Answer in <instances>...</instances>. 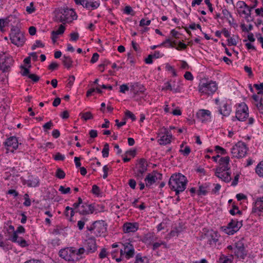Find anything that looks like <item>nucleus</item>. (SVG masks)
Segmentation results:
<instances>
[{
    "label": "nucleus",
    "mask_w": 263,
    "mask_h": 263,
    "mask_svg": "<svg viewBox=\"0 0 263 263\" xmlns=\"http://www.w3.org/2000/svg\"><path fill=\"white\" fill-rule=\"evenodd\" d=\"M187 180L180 173L172 175L169 180L168 185L171 190L175 192L176 195L183 192L186 189Z\"/></svg>",
    "instance_id": "nucleus-1"
},
{
    "label": "nucleus",
    "mask_w": 263,
    "mask_h": 263,
    "mask_svg": "<svg viewBox=\"0 0 263 263\" xmlns=\"http://www.w3.org/2000/svg\"><path fill=\"white\" fill-rule=\"evenodd\" d=\"M77 15L76 12L71 9L63 8L60 9L55 15V21L63 24L71 22L76 20Z\"/></svg>",
    "instance_id": "nucleus-2"
},
{
    "label": "nucleus",
    "mask_w": 263,
    "mask_h": 263,
    "mask_svg": "<svg viewBox=\"0 0 263 263\" xmlns=\"http://www.w3.org/2000/svg\"><path fill=\"white\" fill-rule=\"evenodd\" d=\"M218 88L216 82L208 81L206 79H202L200 81L198 89L202 95H213Z\"/></svg>",
    "instance_id": "nucleus-3"
},
{
    "label": "nucleus",
    "mask_w": 263,
    "mask_h": 263,
    "mask_svg": "<svg viewBox=\"0 0 263 263\" xmlns=\"http://www.w3.org/2000/svg\"><path fill=\"white\" fill-rule=\"evenodd\" d=\"M248 150L245 143L239 141L231 148V154L233 157L239 159L246 155Z\"/></svg>",
    "instance_id": "nucleus-4"
},
{
    "label": "nucleus",
    "mask_w": 263,
    "mask_h": 263,
    "mask_svg": "<svg viewBox=\"0 0 263 263\" xmlns=\"http://www.w3.org/2000/svg\"><path fill=\"white\" fill-rule=\"evenodd\" d=\"M148 164L146 160L141 158L138 161L136 166L134 168V176L138 179H142L144 173L147 170Z\"/></svg>",
    "instance_id": "nucleus-5"
},
{
    "label": "nucleus",
    "mask_w": 263,
    "mask_h": 263,
    "mask_svg": "<svg viewBox=\"0 0 263 263\" xmlns=\"http://www.w3.org/2000/svg\"><path fill=\"white\" fill-rule=\"evenodd\" d=\"M10 37L11 43L18 47L23 46L25 42L23 33L17 29L11 30Z\"/></svg>",
    "instance_id": "nucleus-6"
},
{
    "label": "nucleus",
    "mask_w": 263,
    "mask_h": 263,
    "mask_svg": "<svg viewBox=\"0 0 263 263\" xmlns=\"http://www.w3.org/2000/svg\"><path fill=\"white\" fill-rule=\"evenodd\" d=\"M13 60L10 57L6 55L3 52H0V70L3 72L9 71L12 65Z\"/></svg>",
    "instance_id": "nucleus-7"
},
{
    "label": "nucleus",
    "mask_w": 263,
    "mask_h": 263,
    "mask_svg": "<svg viewBox=\"0 0 263 263\" xmlns=\"http://www.w3.org/2000/svg\"><path fill=\"white\" fill-rule=\"evenodd\" d=\"M242 226V220L238 221L237 219H232L228 224L227 227L224 229L225 233L231 235L237 232Z\"/></svg>",
    "instance_id": "nucleus-8"
},
{
    "label": "nucleus",
    "mask_w": 263,
    "mask_h": 263,
    "mask_svg": "<svg viewBox=\"0 0 263 263\" xmlns=\"http://www.w3.org/2000/svg\"><path fill=\"white\" fill-rule=\"evenodd\" d=\"M249 116V109L245 103L242 102L239 104L236 111L235 118L238 121H243Z\"/></svg>",
    "instance_id": "nucleus-9"
},
{
    "label": "nucleus",
    "mask_w": 263,
    "mask_h": 263,
    "mask_svg": "<svg viewBox=\"0 0 263 263\" xmlns=\"http://www.w3.org/2000/svg\"><path fill=\"white\" fill-rule=\"evenodd\" d=\"M162 178V175L156 171H153L152 173L148 174L145 178L146 186L149 187L155 183L157 180H161Z\"/></svg>",
    "instance_id": "nucleus-10"
},
{
    "label": "nucleus",
    "mask_w": 263,
    "mask_h": 263,
    "mask_svg": "<svg viewBox=\"0 0 263 263\" xmlns=\"http://www.w3.org/2000/svg\"><path fill=\"white\" fill-rule=\"evenodd\" d=\"M219 235L217 231H210L208 232V241L210 245L216 247L220 245L219 242Z\"/></svg>",
    "instance_id": "nucleus-11"
},
{
    "label": "nucleus",
    "mask_w": 263,
    "mask_h": 263,
    "mask_svg": "<svg viewBox=\"0 0 263 263\" xmlns=\"http://www.w3.org/2000/svg\"><path fill=\"white\" fill-rule=\"evenodd\" d=\"M72 247L66 248L59 251V256L67 261L74 260Z\"/></svg>",
    "instance_id": "nucleus-12"
},
{
    "label": "nucleus",
    "mask_w": 263,
    "mask_h": 263,
    "mask_svg": "<svg viewBox=\"0 0 263 263\" xmlns=\"http://www.w3.org/2000/svg\"><path fill=\"white\" fill-rule=\"evenodd\" d=\"M95 210L94 204L83 203L81 206V209L77 210L76 212L79 213L80 215H85L93 213Z\"/></svg>",
    "instance_id": "nucleus-13"
},
{
    "label": "nucleus",
    "mask_w": 263,
    "mask_h": 263,
    "mask_svg": "<svg viewBox=\"0 0 263 263\" xmlns=\"http://www.w3.org/2000/svg\"><path fill=\"white\" fill-rule=\"evenodd\" d=\"M107 224L103 220H98L94 222V228L97 233V236H101L107 231Z\"/></svg>",
    "instance_id": "nucleus-14"
},
{
    "label": "nucleus",
    "mask_w": 263,
    "mask_h": 263,
    "mask_svg": "<svg viewBox=\"0 0 263 263\" xmlns=\"http://www.w3.org/2000/svg\"><path fill=\"white\" fill-rule=\"evenodd\" d=\"M139 226L138 222H126L123 225V231L125 233H134L138 230Z\"/></svg>",
    "instance_id": "nucleus-15"
},
{
    "label": "nucleus",
    "mask_w": 263,
    "mask_h": 263,
    "mask_svg": "<svg viewBox=\"0 0 263 263\" xmlns=\"http://www.w3.org/2000/svg\"><path fill=\"white\" fill-rule=\"evenodd\" d=\"M235 255L238 257L243 259L247 255V252L245 250L244 245L241 242L236 243L235 247L234 248Z\"/></svg>",
    "instance_id": "nucleus-16"
},
{
    "label": "nucleus",
    "mask_w": 263,
    "mask_h": 263,
    "mask_svg": "<svg viewBox=\"0 0 263 263\" xmlns=\"http://www.w3.org/2000/svg\"><path fill=\"white\" fill-rule=\"evenodd\" d=\"M263 212V197L257 198L252 210V213L260 216Z\"/></svg>",
    "instance_id": "nucleus-17"
},
{
    "label": "nucleus",
    "mask_w": 263,
    "mask_h": 263,
    "mask_svg": "<svg viewBox=\"0 0 263 263\" xmlns=\"http://www.w3.org/2000/svg\"><path fill=\"white\" fill-rule=\"evenodd\" d=\"M86 251L87 253H93L97 250L96 239L94 237H90L86 241Z\"/></svg>",
    "instance_id": "nucleus-18"
},
{
    "label": "nucleus",
    "mask_w": 263,
    "mask_h": 263,
    "mask_svg": "<svg viewBox=\"0 0 263 263\" xmlns=\"http://www.w3.org/2000/svg\"><path fill=\"white\" fill-rule=\"evenodd\" d=\"M4 145L7 147V148L9 147H12L13 150L11 151L13 152L14 150H16L18 148V140L16 137H10L6 139L4 142Z\"/></svg>",
    "instance_id": "nucleus-19"
},
{
    "label": "nucleus",
    "mask_w": 263,
    "mask_h": 263,
    "mask_svg": "<svg viewBox=\"0 0 263 263\" xmlns=\"http://www.w3.org/2000/svg\"><path fill=\"white\" fill-rule=\"evenodd\" d=\"M124 246V253H125V257L129 259L133 257L135 254V249L133 245L127 242L123 245Z\"/></svg>",
    "instance_id": "nucleus-20"
},
{
    "label": "nucleus",
    "mask_w": 263,
    "mask_h": 263,
    "mask_svg": "<svg viewBox=\"0 0 263 263\" xmlns=\"http://www.w3.org/2000/svg\"><path fill=\"white\" fill-rule=\"evenodd\" d=\"M172 137V135L167 130L165 131V135L161 136L159 140V144L161 145H166L170 143L171 141Z\"/></svg>",
    "instance_id": "nucleus-21"
},
{
    "label": "nucleus",
    "mask_w": 263,
    "mask_h": 263,
    "mask_svg": "<svg viewBox=\"0 0 263 263\" xmlns=\"http://www.w3.org/2000/svg\"><path fill=\"white\" fill-rule=\"evenodd\" d=\"M231 111V108L227 104H224L223 106L219 109L220 114L224 116H228Z\"/></svg>",
    "instance_id": "nucleus-22"
},
{
    "label": "nucleus",
    "mask_w": 263,
    "mask_h": 263,
    "mask_svg": "<svg viewBox=\"0 0 263 263\" xmlns=\"http://www.w3.org/2000/svg\"><path fill=\"white\" fill-rule=\"evenodd\" d=\"M62 62L64 66L67 69H69L72 67L73 61L70 57L64 55Z\"/></svg>",
    "instance_id": "nucleus-23"
},
{
    "label": "nucleus",
    "mask_w": 263,
    "mask_h": 263,
    "mask_svg": "<svg viewBox=\"0 0 263 263\" xmlns=\"http://www.w3.org/2000/svg\"><path fill=\"white\" fill-rule=\"evenodd\" d=\"M100 6V3L98 2H88L86 0V2H85L84 8L89 9L91 8V9H96Z\"/></svg>",
    "instance_id": "nucleus-24"
},
{
    "label": "nucleus",
    "mask_w": 263,
    "mask_h": 263,
    "mask_svg": "<svg viewBox=\"0 0 263 263\" xmlns=\"http://www.w3.org/2000/svg\"><path fill=\"white\" fill-rule=\"evenodd\" d=\"M39 180L37 178H33L31 177L27 181V184L29 187H36L38 186Z\"/></svg>",
    "instance_id": "nucleus-25"
},
{
    "label": "nucleus",
    "mask_w": 263,
    "mask_h": 263,
    "mask_svg": "<svg viewBox=\"0 0 263 263\" xmlns=\"http://www.w3.org/2000/svg\"><path fill=\"white\" fill-rule=\"evenodd\" d=\"M133 88L134 92L135 94L138 93L139 92H143L145 90V88H144L143 85H142L140 84H139L138 83L134 84L133 85Z\"/></svg>",
    "instance_id": "nucleus-26"
},
{
    "label": "nucleus",
    "mask_w": 263,
    "mask_h": 263,
    "mask_svg": "<svg viewBox=\"0 0 263 263\" xmlns=\"http://www.w3.org/2000/svg\"><path fill=\"white\" fill-rule=\"evenodd\" d=\"M209 187V185L206 183L200 185L199 190L197 191V194L199 196L205 195L207 194L206 189Z\"/></svg>",
    "instance_id": "nucleus-27"
},
{
    "label": "nucleus",
    "mask_w": 263,
    "mask_h": 263,
    "mask_svg": "<svg viewBox=\"0 0 263 263\" xmlns=\"http://www.w3.org/2000/svg\"><path fill=\"white\" fill-rule=\"evenodd\" d=\"M219 165L221 166H224L226 167H229L230 158L229 156L224 157H221L219 160Z\"/></svg>",
    "instance_id": "nucleus-28"
},
{
    "label": "nucleus",
    "mask_w": 263,
    "mask_h": 263,
    "mask_svg": "<svg viewBox=\"0 0 263 263\" xmlns=\"http://www.w3.org/2000/svg\"><path fill=\"white\" fill-rule=\"evenodd\" d=\"M255 172L260 177H263V161L260 162L255 168Z\"/></svg>",
    "instance_id": "nucleus-29"
},
{
    "label": "nucleus",
    "mask_w": 263,
    "mask_h": 263,
    "mask_svg": "<svg viewBox=\"0 0 263 263\" xmlns=\"http://www.w3.org/2000/svg\"><path fill=\"white\" fill-rule=\"evenodd\" d=\"M230 168V167H226L222 166H219L215 169V175L216 177H219L221 174L224 172L229 170Z\"/></svg>",
    "instance_id": "nucleus-30"
},
{
    "label": "nucleus",
    "mask_w": 263,
    "mask_h": 263,
    "mask_svg": "<svg viewBox=\"0 0 263 263\" xmlns=\"http://www.w3.org/2000/svg\"><path fill=\"white\" fill-rule=\"evenodd\" d=\"M219 178L221 179L225 182L228 183L231 180V173L224 172L220 175Z\"/></svg>",
    "instance_id": "nucleus-31"
},
{
    "label": "nucleus",
    "mask_w": 263,
    "mask_h": 263,
    "mask_svg": "<svg viewBox=\"0 0 263 263\" xmlns=\"http://www.w3.org/2000/svg\"><path fill=\"white\" fill-rule=\"evenodd\" d=\"M232 256L229 257L222 254L219 259V263H232Z\"/></svg>",
    "instance_id": "nucleus-32"
},
{
    "label": "nucleus",
    "mask_w": 263,
    "mask_h": 263,
    "mask_svg": "<svg viewBox=\"0 0 263 263\" xmlns=\"http://www.w3.org/2000/svg\"><path fill=\"white\" fill-rule=\"evenodd\" d=\"M80 116L85 121H87L89 119H92L93 118V115L90 111H87L86 112H81L80 114Z\"/></svg>",
    "instance_id": "nucleus-33"
},
{
    "label": "nucleus",
    "mask_w": 263,
    "mask_h": 263,
    "mask_svg": "<svg viewBox=\"0 0 263 263\" xmlns=\"http://www.w3.org/2000/svg\"><path fill=\"white\" fill-rule=\"evenodd\" d=\"M73 248V254L74 258H75L76 255H81L84 253L86 250L84 248L81 247L79 248L78 250H77L74 247H72Z\"/></svg>",
    "instance_id": "nucleus-34"
},
{
    "label": "nucleus",
    "mask_w": 263,
    "mask_h": 263,
    "mask_svg": "<svg viewBox=\"0 0 263 263\" xmlns=\"http://www.w3.org/2000/svg\"><path fill=\"white\" fill-rule=\"evenodd\" d=\"M109 151V144L108 143H106L104 144V147L102 151V154L103 157L107 158L108 157Z\"/></svg>",
    "instance_id": "nucleus-35"
},
{
    "label": "nucleus",
    "mask_w": 263,
    "mask_h": 263,
    "mask_svg": "<svg viewBox=\"0 0 263 263\" xmlns=\"http://www.w3.org/2000/svg\"><path fill=\"white\" fill-rule=\"evenodd\" d=\"M55 176L59 179H64L65 177V172L60 168H58L55 173Z\"/></svg>",
    "instance_id": "nucleus-36"
},
{
    "label": "nucleus",
    "mask_w": 263,
    "mask_h": 263,
    "mask_svg": "<svg viewBox=\"0 0 263 263\" xmlns=\"http://www.w3.org/2000/svg\"><path fill=\"white\" fill-rule=\"evenodd\" d=\"M88 219L85 217L82 218V219L78 221V227L80 230H82L84 227L85 222L87 221Z\"/></svg>",
    "instance_id": "nucleus-37"
},
{
    "label": "nucleus",
    "mask_w": 263,
    "mask_h": 263,
    "mask_svg": "<svg viewBox=\"0 0 263 263\" xmlns=\"http://www.w3.org/2000/svg\"><path fill=\"white\" fill-rule=\"evenodd\" d=\"M181 232V229L180 228H175L173 229L170 233V237H173L177 236Z\"/></svg>",
    "instance_id": "nucleus-38"
},
{
    "label": "nucleus",
    "mask_w": 263,
    "mask_h": 263,
    "mask_svg": "<svg viewBox=\"0 0 263 263\" xmlns=\"http://www.w3.org/2000/svg\"><path fill=\"white\" fill-rule=\"evenodd\" d=\"M172 91L174 93L180 92L181 91V87L179 83L176 84L175 82H174V84L172 85Z\"/></svg>",
    "instance_id": "nucleus-39"
},
{
    "label": "nucleus",
    "mask_w": 263,
    "mask_h": 263,
    "mask_svg": "<svg viewBox=\"0 0 263 263\" xmlns=\"http://www.w3.org/2000/svg\"><path fill=\"white\" fill-rule=\"evenodd\" d=\"M153 237H154L153 233H147L144 236V238H143V241L145 243L151 242V241L153 239Z\"/></svg>",
    "instance_id": "nucleus-40"
},
{
    "label": "nucleus",
    "mask_w": 263,
    "mask_h": 263,
    "mask_svg": "<svg viewBox=\"0 0 263 263\" xmlns=\"http://www.w3.org/2000/svg\"><path fill=\"white\" fill-rule=\"evenodd\" d=\"M179 152L184 156H187L191 153V149L189 146H186L184 149H180Z\"/></svg>",
    "instance_id": "nucleus-41"
},
{
    "label": "nucleus",
    "mask_w": 263,
    "mask_h": 263,
    "mask_svg": "<svg viewBox=\"0 0 263 263\" xmlns=\"http://www.w3.org/2000/svg\"><path fill=\"white\" fill-rule=\"evenodd\" d=\"M198 115L201 116L202 117H205V116L210 117L211 115V112L208 110L201 109L198 114Z\"/></svg>",
    "instance_id": "nucleus-42"
},
{
    "label": "nucleus",
    "mask_w": 263,
    "mask_h": 263,
    "mask_svg": "<svg viewBox=\"0 0 263 263\" xmlns=\"http://www.w3.org/2000/svg\"><path fill=\"white\" fill-rule=\"evenodd\" d=\"M254 87L258 90V94H263V83L254 84Z\"/></svg>",
    "instance_id": "nucleus-43"
},
{
    "label": "nucleus",
    "mask_w": 263,
    "mask_h": 263,
    "mask_svg": "<svg viewBox=\"0 0 263 263\" xmlns=\"http://www.w3.org/2000/svg\"><path fill=\"white\" fill-rule=\"evenodd\" d=\"M15 242L17 243L20 246L22 247H25L28 246V244L26 241L22 237H20L18 239L17 241H15Z\"/></svg>",
    "instance_id": "nucleus-44"
},
{
    "label": "nucleus",
    "mask_w": 263,
    "mask_h": 263,
    "mask_svg": "<svg viewBox=\"0 0 263 263\" xmlns=\"http://www.w3.org/2000/svg\"><path fill=\"white\" fill-rule=\"evenodd\" d=\"M215 150L217 153H220L222 155H226L227 154V151L225 149L218 145L215 147Z\"/></svg>",
    "instance_id": "nucleus-45"
},
{
    "label": "nucleus",
    "mask_w": 263,
    "mask_h": 263,
    "mask_svg": "<svg viewBox=\"0 0 263 263\" xmlns=\"http://www.w3.org/2000/svg\"><path fill=\"white\" fill-rule=\"evenodd\" d=\"M222 13L224 15V17L226 18L227 20H228V18L230 17L232 18V20H234V18H233L232 14L227 9H223L222 11Z\"/></svg>",
    "instance_id": "nucleus-46"
},
{
    "label": "nucleus",
    "mask_w": 263,
    "mask_h": 263,
    "mask_svg": "<svg viewBox=\"0 0 263 263\" xmlns=\"http://www.w3.org/2000/svg\"><path fill=\"white\" fill-rule=\"evenodd\" d=\"M44 44L42 43V42L40 40H36L35 41V44L32 46L31 49L32 50L35 49L37 47H44Z\"/></svg>",
    "instance_id": "nucleus-47"
},
{
    "label": "nucleus",
    "mask_w": 263,
    "mask_h": 263,
    "mask_svg": "<svg viewBox=\"0 0 263 263\" xmlns=\"http://www.w3.org/2000/svg\"><path fill=\"white\" fill-rule=\"evenodd\" d=\"M162 245H163L164 246V247L166 248V244L165 242L164 241H161L160 242H155L153 243V249L154 250H156L157 248H158L159 247H160Z\"/></svg>",
    "instance_id": "nucleus-48"
},
{
    "label": "nucleus",
    "mask_w": 263,
    "mask_h": 263,
    "mask_svg": "<svg viewBox=\"0 0 263 263\" xmlns=\"http://www.w3.org/2000/svg\"><path fill=\"white\" fill-rule=\"evenodd\" d=\"M65 157V156L62 155L60 153H57L54 156V159L57 161H63Z\"/></svg>",
    "instance_id": "nucleus-49"
},
{
    "label": "nucleus",
    "mask_w": 263,
    "mask_h": 263,
    "mask_svg": "<svg viewBox=\"0 0 263 263\" xmlns=\"http://www.w3.org/2000/svg\"><path fill=\"white\" fill-rule=\"evenodd\" d=\"M59 191L61 192L62 194H66L68 193H70V188L68 187L65 188L63 186H60L59 189Z\"/></svg>",
    "instance_id": "nucleus-50"
},
{
    "label": "nucleus",
    "mask_w": 263,
    "mask_h": 263,
    "mask_svg": "<svg viewBox=\"0 0 263 263\" xmlns=\"http://www.w3.org/2000/svg\"><path fill=\"white\" fill-rule=\"evenodd\" d=\"M24 199L25 201L23 203V204L26 206H29L31 205V201L29 199V195L28 194H25L24 195Z\"/></svg>",
    "instance_id": "nucleus-51"
},
{
    "label": "nucleus",
    "mask_w": 263,
    "mask_h": 263,
    "mask_svg": "<svg viewBox=\"0 0 263 263\" xmlns=\"http://www.w3.org/2000/svg\"><path fill=\"white\" fill-rule=\"evenodd\" d=\"M26 10L29 14H31L35 11V8L33 7V2H31L30 4V5L26 7Z\"/></svg>",
    "instance_id": "nucleus-52"
},
{
    "label": "nucleus",
    "mask_w": 263,
    "mask_h": 263,
    "mask_svg": "<svg viewBox=\"0 0 263 263\" xmlns=\"http://www.w3.org/2000/svg\"><path fill=\"white\" fill-rule=\"evenodd\" d=\"M125 115L126 117L130 118L132 121H135L136 119L135 116L129 110H126Z\"/></svg>",
    "instance_id": "nucleus-53"
},
{
    "label": "nucleus",
    "mask_w": 263,
    "mask_h": 263,
    "mask_svg": "<svg viewBox=\"0 0 263 263\" xmlns=\"http://www.w3.org/2000/svg\"><path fill=\"white\" fill-rule=\"evenodd\" d=\"M91 192L93 194L96 195H99L100 193V190L99 186H98L97 185L95 184L92 187Z\"/></svg>",
    "instance_id": "nucleus-54"
},
{
    "label": "nucleus",
    "mask_w": 263,
    "mask_h": 263,
    "mask_svg": "<svg viewBox=\"0 0 263 263\" xmlns=\"http://www.w3.org/2000/svg\"><path fill=\"white\" fill-rule=\"evenodd\" d=\"M28 78L32 80L33 82H37L40 80V77L35 74H28Z\"/></svg>",
    "instance_id": "nucleus-55"
},
{
    "label": "nucleus",
    "mask_w": 263,
    "mask_h": 263,
    "mask_svg": "<svg viewBox=\"0 0 263 263\" xmlns=\"http://www.w3.org/2000/svg\"><path fill=\"white\" fill-rule=\"evenodd\" d=\"M75 80V77L74 76H70L68 79V82L67 83V87L71 88Z\"/></svg>",
    "instance_id": "nucleus-56"
},
{
    "label": "nucleus",
    "mask_w": 263,
    "mask_h": 263,
    "mask_svg": "<svg viewBox=\"0 0 263 263\" xmlns=\"http://www.w3.org/2000/svg\"><path fill=\"white\" fill-rule=\"evenodd\" d=\"M17 232H14L13 233H12V237L9 238V240H11L13 242H15V241H17L18 239L20 238L18 237Z\"/></svg>",
    "instance_id": "nucleus-57"
},
{
    "label": "nucleus",
    "mask_w": 263,
    "mask_h": 263,
    "mask_svg": "<svg viewBox=\"0 0 263 263\" xmlns=\"http://www.w3.org/2000/svg\"><path fill=\"white\" fill-rule=\"evenodd\" d=\"M70 40L72 41H76L78 40L79 35L78 33L72 32L70 34Z\"/></svg>",
    "instance_id": "nucleus-58"
},
{
    "label": "nucleus",
    "mask_w": 263,
    "mask_h": 263,
    "mask_svg": "<svg viewBox=\"0 0 263 263\" xmlns=\"http://www.w3.org/2000/svg\"><path fill=\"white\" fill-rule=\"evenodd\" d=\"M129 90V87L127 84H122L120 87V92L122 93H125L126 91Z\"/></svg>",
    "instance_id": "nucleus-59"
},
{
    "label": "nucleus",
    "mask_w": 263,
    "mask_h": 263,
    "mask_svg": "<svg viewBox=\"0 0 263 263\" xmlns=\"http://www.w3.org/2000/svg\"><path fill=\"white\" fill-rule=\"evenodd\" d=\"M53 124L51 121H50L45 124L43 125V127L45 130L47 129H50L52 126H53Z\"/></svg>",
    "instance_id": "nucleus-60"
},
{
    "label": "nucleus",
    "mask_w": 263,
    "mask_h": 263,
    "mask_svg": "<svg viewBox=\"0 0 263 263\" xmlns=\"http://www.w3.org/2000/svg\"><path fill=\"white\" fill-rule=\"evenodd\" d=\"M184 78L187 80L192 81L193 80V76L191 72L186 71L184 75Z\"/></svg>",
    "instance_id": "nucleus-61"
},
{
    "label": "nucleus",
    "mask_w": 263,
    "mask_h": 263,
    "mask_svg": "<svg viewBox=\"0 0 263 263\" xmlns=\"http://www.w3.org/2000/svg\"><path fill=\"white\" fill-rule=\"evenodd\" d=\"M151 20H147L146 21L145 19L144 18H142L140 21V24L139 25L140 26H148L150 25L151 24Z\"/></svg>",
    "instance_id": "nucleus-62"
},
{
    "label": "nucleus",
    "mask_w": 263,
    "mask_h": 263,
    "mask_svg": "<svg viewBox=\"0 0 263 263\" xmlns=\"http://www.w3.org/2000/svg\"><path fill=\"white\" fill-rule=\"evenodd\" d=\"M59 67V64L55 62H52L48 67V69L54 70Z\"/></svg>",
    "instance_id": "nucleus-63"
},
{
    "label": "nucleus",
    "mask_w": 263,
    "mask_h": 263,
    "mask_svg": "<svg viewBox=\"0 0 263 263\" xmlns=\"http://www.w3.org/2000/svg\"><path fill=\"white\" fill-rule=\"evenodd\" d=\"M186 47L187 46L186 44L182 43L181 42H179L178 44V46L175 48L177 50H179L181 49H185Z\"/></svg>",
    "instance_id": "nucleus-64"
}]
</instances>
